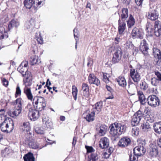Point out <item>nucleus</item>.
<instances>
[{"label": "nucleus", "instance_id": "f257e3e1", "mask_svg": "<svg viewBox=\"0 0 161 161\" xmlns=\"http://www.w3.org/2000/svg\"><path fill=\"white\" fill-rule=\"evenodd\" d=\"M109 128L110 134L114 137H117L124 133L126 129L125 125L117 123L111 124Z\"/></svg>", "mask_w": 161, "mask_h": 161}, {"label": "nucleus", "instance_id": "f03ea898", "mask_svg": "<svg viewBox=\"0 0 161 161\" xmlns=\"http://www.w3.org/2000/svg\"><path fill=\"white\" fill-rule=\"evenodd\" d=\"M3 122L0 121V127L2 131L7 133L12 131L14 124L11 118H6Z\"/></svg>", "mask_w": 161, "mask_h": 161}, {"label": "nucleus", "instance_id": "7ed1b4c3", "mask_svg": "<svg viewBox=\"0 0 161 161\" xmlns=\"http://www.w3.org/2000/svg\"><path fill=\"white\" fill-rule=\"evenodd\" d=\"M146 31L148 32V35L151 36L154 32L157 36H159L161 34V23L158 21L155 22L154 29L153 30L151 25L147 24L146 25Z\"/></svg>", "mask_w": 161, "mask_h": 161}, {"label": "nucleus", "instance_id": "20e7f679", "mask_svg": "<svg viewBox=\"0 0 161 161\" xmlns=\"http://www.w3.org/2000/svg\"><path fill=\"white\" fill-rule=\"evenodd\" d=\"M32 103L34 108L39 111L43 110L46 106L44 98L41 97H34Z\"/></svg>", "mask_w": 161, "mask_h": 161}, {"label": "nucleus", "instance_id": "39448f33", "mask_svg": "<svg viewBox=\"0 0 161 161\" xmlns=\"http://www.w3.org/2000/svg\"><path fill=\"white\" fill-rule=\"evenodd\" d=\"M110 49H114L113 53L112 61L113 63H118L121 59L122 55V50L119 47H111Z\"/></svg>", "mask_w": 161, "mask_h": 161}, {"label": "nucleus", "instance_id": "423d86ee", "mask_svg": "<svg viewBox=\"0 0 161 161\" xmlns=\"http://www.w3.org/2000/svg\"><path fill=\"white\" fill-rule=\"evenodd\" d=\"M146 144L145 140L140 141L138 145L135 147L133 150L135 156L137 157L143 155L146 152L144 146Z\"/></svg>", "mask_w": 161, "mask_h": 161}, {"label": "nucleus", "instance_id": "0eeeda50", "mask_svg": "<svg viewBox=\"0 0 161 161\" xmlns=\"http://www.w3.org/2000/svg\"><path fill=\"white\" fill-rule=\"evenodd\" d=\"M28 63L27 61L22 62L18 67L17 69L25 77L27 76H31V73L27 71Z\"/></svg>", "mask_w": 161, "mask_h": 161}, {"label": "nucleus", "instance_id": "6e6552de", "mask_svg": "<svg viewBox=\"0 0 161 161\" xmlns=\"http://www.w3.org/2000/svg\"><path fill=\"white\" fill-rule=\"evenodd\" d=\"M130 76L134 82L138 84L141 79V77L139 73L137 70L134 69H131L130 71Z\"/></svg>", "mask_w": 161, "mask_h": 161}, {"label": "nucleus", "instance_id": "1a4fd4ad", "mask_svg": "<svg viewBox=\"0 0 161 161\" xmlns=\"http://www.w3.org/2000/svg\"><path fill=\"white\" fill-rule=\"evenodd\" d=\"M143 117V114L141 111L139 110L133 116L131 121V125L135 126L137 125L139 123Z\"/></svg>", "mask_w": 161, "mask_h": 161}, {"label": "nucleus", "instance_id": "9d476101", "mask_svg": "<svg viewBox=\"0 0 161 161\" xmlns=\"http://www.w3.org/2000/svg\"><path fill=\"white\" fill-rule=\"evenodd\" d=\"M148 103L153 107H156L159 104V100L158 97L155 95H151L147 98Z\"/></svg>", "mask_w": 161, "mask_h": 161}, {"label": "nucleus", "instance_id": "9b49d317", "mask_svg": "<svg viewBox=\"0 0 161 161\" xmlns=\"http://www.w3.org/2000/svg\"><path fill=\"white\" fill-rule=\"evenodd\" d=\"M147 18L152 20H155L158 19V14L155 9L150 8L149 11L147 14Z\"/></svg>", "mask_w": 161, "mask_h": 161}, {"label": "nucleus", "instance_id": "f8f14e48", "mask_svg": "<svg viewBox=\"0 0 161 161\" xmlns=\"http://www.w3.org/2000/svg\"><path fill=\"white\" fill-rule=\"evenodd\" d=\"M28 116L31 120L36 121L39 118L40 116L39 111L37 110L29 109Z\"/></svg>", "mask_w": 161, "mask_h": 161}, {"label": "nucleus", "instance_id": "ddd939ff", "mask_svg": "<svg viewBox=\"0 0 161 161\" xmlns=\"http://www.w3.org/2000/svg\"><path fill=\"white\" fill-rule=\"evenodd\" d=\"M158 151L157 146L154 144H152L149 148L148 154L151 157H156L158 155Z\"/></svg>", "mask_w": 161, "mask_h": 161}, {"label": "nucleus", "instance_id": "4468645a", "mask_svg": "<svg viewBox=\"0 0 161 161\" xmlns=\"http://www.w3.org/2000/svg\"><path fill=\"white\" fill-rule=\"evenodd\" d=\"M143 31L141 29L134 28L132 30L131 35L134 38H140L142 37Z\"/></svg>", "mask_w": 161, "mask_h": 161}, {"label": "nucleus", "instance_id": "2eb2a0df", "mask_svg": "<svg viewBox=\"0 0 161 161\" xmlns=\"http://www.w3.org/2000/svg\"><path fill=\"white\" fill-rule=\"evenodd\" d=\"M88 81L90 84H94L97 86L100 84V80L93 74H90L88 76Z\"/></svg>", "mask_w": 161, "mask_h": 161}, {"label": "nucleus", "instance_id": "dca6fc26", "mask_svg": "<svg viewBox=\"0 0 161 161\" xmlns=\"http://www.w3.org/2000/svg\"><path fill=\"white\" fill-rule=\"evenodd\" d=\"M126 29V22L123 20H118V32L120 35L123 34Z\"/></svg>", "mask_w": 161, "mask_h": 161}, {"label": "nucleus", "instance_id": "f3484780", "mask_svg": "<svg viewBox=\"0 0 161 161\" xmlns=\"http://www.w3.org/2000/svg\"><path fill=\"white\" fill-rule=\"evenodd\" d=\"M109 145V139L106 137L102 138L100 142L99 146L100 148L104 149L107 148Z\"/></svg>", "mask_w": 161, "mask_h": 161}, {"label": "nucleus", "instance_id": "a211bd4d", "mask_svg": "<svg viewBox=\"0 0 161 161\" xmlns=\"http://www.w3.org/2000/svg\"><path fill=\"white\" fill-rule=\"evenodd\" d=\"M130 142L129 138L127 137H124L121 138L118 143V145L120 147H125L128 145Z\"/></svg>", "mask_w": 161, "mask_h": 161}, {"label": "nucleus", "instance_id": "6ab92c4d", "mask_svg": "<svg viewBox=\"0 0 161 161\" xmlns=\"http://www.w3.org/2000/svg\"><path fill=\"white\" fill-rule=\"evenodd\" d=\"M148 49V45L145 40H143L141 42L140 50L144 54L146 55L147 53V50Z\"/></svg>", "mask_w": 161, "mask_h": 161}, {"label": "nucleus", "instance_id": "aec40b11", "mask_svg": "<svg viewBox=\"0 0 161 161\" xmlns=\"http://www.w3.org/2000/svg\"><path fill=\"white\" fill-rule=\"evenodd\" d=\"M136 90V85L133 83L131 82L129 83L128 88L127 91L128 94L132 95L134 94Z\"/></svg>", "mask_w": 161, "mask_h": 161}, {"label": "nucleus", "instance_id": "412c9836", "mask_svg": "<svg viewBox=\"0 0 161 161\" xmlns=\"http://www.w3.org/2000/svg\"><path fill=\"white\" fill-rule=\"evenodd\" d=\"M26 141V144H28L30 148L35 149L39 147L37 144L30 137L27 138Z\"/></svg>", "mask_w": 161, "mask_h": 161}, {"label": "nucleus", "instance_id": "4be33fe9", "mask_svg": "<svg viewBox=\"0 0 161 161\" xmlns=\"http://www.w3.org/2000/svg\"><path fill=\"white\" fill-rule=\"evenodd\" d=\"M24 93L25 94L28 100L33 102L34 98L30 88L25 87L24 88Z\"/></svg>", "mask_w": 161, "mask_h": 161}, {"label": "nucleus", "instance_id": "5701e85b", "mask_svg": "<svg viewBox=\"0 0 161 161\" xmlns=\"http://www.w3.org/2000/svg\"><path fill=\"white\" fill-rule=\"evenodd\" d=\"M82 90L83 91V96L86 97H88L89 96V87L87 84L84 83L82 84Z\"/></svg>", "mask_w": 161, "mask_h": 161}, {"label": "nucleus", "instance_id": "b1692460", "mask_svg": "<svg viewBox=\"0 0 161 161\" xmlns=\"http://www.w3.org/2000/svg\"><path fill=\"white\" fill-rule=\"evenodd\" d=\"M128 10L127 8H123L121 10V17L119 20L125 21L126 19L128 17Z\"/></svg>", "mask_w": 161, "mask_h": 161}, {"label": "nucleus", "instance_id": "393cba45", "mask_svg": "<svg viewBox=\"0 0 161 161\" xmlns=\"http://www.w3.org/2000/svg\"><path fill=\"white\" fill-rule=\"evenodd\" d=\"M30 64L31 65H38L40 64L41 61L39 58L38 56H32L30 59Z\"/></svg>", "mask_w": 161, "mask_h": 161}, {"label": "nucleus", "instance_id": "a878e982", "mask_svg": "<svg viewBox=\"0 0 161 161\" xmlns=\"http://www.w3.org/2000/svg\"><path fill=\"white\" fill-rule=\"evenodd\" d=\"M42 122L47 128L51 129L53 127V123L48 117H46L42 119Z\"/></svg>", "mask_w": 161, "mask_h": 161}, {"label": "nucleus", "instance_id": "bb28decb", "mask_svg": "<svg viewBox=\"0 0 161 161\" xmlns=\"http://www.w3.org/2000/svg\"><path fill=\"white\" fill-rule=\"evenodd\" d=\"M102 102H98L95 105L94 107L93 108V111L95 114H98L100 111L103 106Z\"/></svg>", "mask_w": 161, "mask_h": 161}, {"label": "nucleus", "instance_id": "cd10ccee", "mask_svg": "<svg viewBox=\"0 0 161 161\" xmlns=\"http://www.w3.org/2000/svg\"><path fill=\"white\" fill-rule=\"evenodd\" d=\"M35 2L34 0H25L24 2V4L25 7L27 8L30 9L32 8H35L33 6Z\"/></svg>", "mask_w": 161, "mask_h": 161}, {"label": "nucleus", "instance_id": "c85d7f7f", "mask_svg": "<svg viewBox=\"0 0 161 161\" xmlns=\"http://www.w3.org/2000/svg\"><path fill=\"white\" fill-rule=\"evenodd\" d=\"M95 114L93 111L90 113H88L86 114V113L84 114V117L89 122L92 121L94 119V115Z\"/></svg>", "mask_w": 161, "mask_h": 161}, {"label": "nucleus", "instance_id": "c756f323", "mask_svg": "<svg viewBox=\"0 0 161 161\" xmlns=\"http://www.w3.org/2000/svg\"><path fill=\"white\" fill-rule=\"evenodd\" d=\"M116 80L119 86L122 87H125L126 86V82L124 77L119 76Z\"/></svg>", "mask_w": 161, "mask_h": 161}, {"label": "nucleus", "instance_id": "7c9ffc66", "mask_svg": "<svg viewBox=\"0 0 161 161\" xmlns=\"http://www.w3.org/2000/svg\"><path fill=\"white\" fill-rule=\"evenodd\" d=\"M19 22L16 20L13 19L9 23L8 25V29L9 31L12 28L17 27L19 26Z\"/></svg>", "mask_w": 161, "mask_h": 161}, {"label": "nucleus", "instance_id": "2f4dec72", "mask_svg": "<svg viewBox=\"0 0 161 161\" xmlns=\"http://www.w3.org/2000/svg\"><path fill=\"white\" fill-rule=\"evenodd\" d=\"M22 110L16 107L14 110L10 112L9 115L12 117L16 118L21 113Z\"/></svg>", "mask_w": 161, "mask_h": 161}, {"label": "nucleus", "instance_id": "473e14b6", "mask_svg": "<svg viewBox=\"0 0 161 161\" xmlns=\"http://www.w3.org/2000/svg\"><path fill=\"white\" fill-rule=\"evenodd\" d=\"M137 94L138 96L139 100L141 104H145L146 103L145 101L146 98L145 97L143 92L141 91H139L138 92Z\"/></svg>", "mask_w": 161, "mask_h": 161}, {"label": "nucleus", "instance_id": "72a5a7b5", "mask_svg": "<svg viewBox=\"0 0 161 161\" xmlns=\"http://www.w3.org/2000/svg\"><path fill=\"white\" fill-rule=\"evenodd\" d=\"M23 82L25 85V87H29L31 86L32 83V80L31 78V76H27L23 79Z\"/></svg>", "mask_w": 161, "mask_h": 161}, {"label": "nucleus", "instance_id": "f704fd0d", "mask_svg": "<svg viewBox=\"0 0 161 161\" xmlns=\"http://www.w3.org/2000/svg\"><path fill=\"white\" fill-rule=\"evenodd\" d=\"M141 128L142 131L146 132L150 131L151 130V127L148 122L142 124Z\"/></svg>", "mask_w": 161, "mask_h": 161}, {"label": "nucleus", "instance_id": "c9c22d12", "mask_svg": "<svg viewBox=\"0 0 161 161\" xmlns=\"http://www.w3.org/2000/svg\"><path fill=\"white\" fill-rule=\"evenodd\" d=\"M108 127L104 125H101L99 128V134L101 136H103L106 133Z\"/></svg>", "mask_w": 161, "mask_h": 161}, {"label": "nucleus", "instance_id": "e433bc0d", "mask_svg": "<svg viewBox=\"0 0 161 161\" xmlns=\"http://www.w3.org/2000/svg\"><path fill=\"white\" fill-rule=\"evenodd\" d=\"M153 53L154 57L158 59V60L161 59V53L159 49L153 48Z\"/></svg>", "mask_w": 161, "mask_h": 161}, {"label": "nucleus", "instance_id": "4c0bfd02", "mask_svg": "<svg viewBox=\"0 0 161 161\" xmlns=\"http://www.w3.org/2000/svg\"><path fill=\"white\" fill-rule=\"evenodd\" d=\"M153 128L155 132L161 133V121L155 123L153 125Z\"/></svg>", "mask_w": 161, "mask_h": 161}, {"label": "nucleus", "instance_id": "58836bf2", "mask_svg": "<svg viewBox=\"0 0 161 161\" xmlns=\"http://www.w3.org/2000/svg\"><path fill=\"white\" fill-rule=\"evenodd\" d=\"M127 23L129 28H130L134 25L135 23V19L131 15H130L129 19L127 21Z\"/></svg>", "mask_w": 161, "mask_h": 161}, {"label": "nucleus", "instance_id": "ea45409f", "mask_svg": "<svg viewBox=\"0 0 161 161\" xmlns=\"http://www.w3.org/2000/svg\"><path fill=\"white\" fill-rule=\"evenodd\" d=\"M23 158L25 161H35V158L33 156V154L31 153L25 154Z\"/></svg>", "mask_w": 161, "mask_h": 161}, {"label": "nucleus", "instance_id": "a19ab883", "mask_svg": "<svg viewBox=\"0 0 161 161\" xmlns=\"http://www.w3.org/2000/svg\"><path fill=\"white\" fill-rule=\"evenodd\" d=\"M35 132L38 134H42L44 132V129L40 125H36L35 126Z\"/></svg>", "mask_w": 161, "mask_h": 161}, {"label": "nucleus", "instance_id": "79ce46f5", "mask_svg": "<svg viewBox=\"0 0 161 161\" xmlns=\"http://www.w3.org/2000/svg\"><path fill=\"white\" fill-rule=\"evenodd\" d=\"M98 159V156L96 153H92L88 156V161H96Z\"/></svg>", "mask_w": 161, "mask_h": 161}, {"label": "nucleus", "instance_id": "37998d69", "mask_svg": "<svg viewBox=\"0 0 161 161\" xmlns=\"http://www.w3.org/2000/svg\"><path fill=\"white\" fill-rule=\"evenodd\" d=\"M72 94L73 98L75 100H76L77 99V95L78 93V89L75 86H73L72 87Z\"/></svg>", "mask_w": 161, "mask_h": 161}, {"label": "nucleus", "instance_id": "c03bdc74", "mask_svg": "<svg viewBox=\"0 0 161 161\" xmlns=\"http://www.w3.org/2000/svg\"><path fill=\"white\" fill-rule=\"evenodd\" d=\"M34 22L33 19H31L29 21H27L25 24V27L27 29L32 28L34 25Z\"/></svg>", "mask_w": 161, "mask_h": 161}, {"label": "nucleus", "instance_id": "a18cd8bd", "mask_svg": "<svg viewBox=\"0 0 161 161\" xmlns=\"http://www.w3.org/2000/svg\"><path fill=\"white\" fill-rule=\"evenodd\" d=\"M109 75L106 73L103 74V80L106 83H108L110 81L109 79Z\"/></svg>", "mask_w": 161, "mask_h": 161}, {"label": "nucleus", "instance_id": "49530a36", "mask_svg": "<svg viewBox=\"0 0 161 161\" xmlns=\"http://www.w3.org/2000/svg\"><path fill=\"white\" fill-rule=\"evenodd\" d=\"M140 87L141 89L145 91L148 88V86L145 81H142L140 84Z\"/></svg>", "mask_w": 161, "mask_h": 161}, {"label": "nucleus", "instance_id": "de8ad7c7", "mask_svg": "<svg viewBox=\"0 0 161 161\" xmlns=\"http://www.w3.org/2000/svg\"><path fill=\"white\" fill-rule=\"evenodd\" d=\"M0 28H1V27H0ZM8 37V33L7 32H4L3 33L0 30V40L3 39H6Z\"/></svg>", "mask_w": 161, "mask_h": 161}, {"label": "nucleus", "instance_id": "09e8293b", "mask_svg": "<svg viewBox=\"0 0 161 161\" xmlns=\"http://www.w3.org/2000/svg\"><path fill=\"white\" fill-rule=\"evenodd\" d=\"M24 130H25L27 132L29 131L30 130V124L28 122H24L23 124Z\"/></svg>", "mask_w": 161, "mask_h": 161}, {"label": "nucleus", "instance_id": "8fccbe9b", "mask_svg": "<svg viewBox=\"0 0 161 161\" xmlns=\"http://www.w3.org/2000/svg\"><path fill=\"white\" fill-rule=\"evenodd\" d=\"M22 100L20 98H18L16 100V102L17 104V108L22 110Z\"/></svg>", "mask_w": 161, "mask_h": 161}, {"label": "nucleus", "instance_id": "3c124183", "mask_svg": "<svg viewBox=\"0 0 161 161\" xmlns=\"http://www.w3.org/2000/svg\"><path fill=\"white\" fill-rule=\"evenodd\" d=\"M159 81L156 78L153 77L151 79V83L153 85L157 86L158 84Z\"/></svg>", "mask_w": 161, "mask_h": 161}, {"label": "nucleus", "instance_id": "603ef678", "mask_svg": "<svg viewBox=\"0 0 161 161\" xmlns=\"http://www.w3.org/2000/svg\"><path fill=\"white\" fill-rule=\"evenodd\" d=\"M41 34L39 33L38 35H36V40L39 43L42 44L43 43V38Z\"/></svg>", "mask_w": 161, "mask_h": 161}, {"label": "nucleus", "instance_id": "864d4df0", "mask_svg": "<svg viewBox=\"0 0 161 161\" xmlns=\"http://www.w3.org/2000/svg\"><path fill=\"white\" fill-rule=\"evenodd\" d=\"M21 91L19 84H18L16 88V91L15 93V97H17L18 96L20 95Z\"/></svg>", "mask_w": 161, "mask_h": 161}, {"label": "nucleus", "instance_id": "5fc2aeb1", "mask_svg": "<svg viewBox=\"0 0 161 161\" xmlns=\"http://www.w3.org/2000/svg\"><path fill=\"white\" fill-rule=\"evenodd\" d=\"M74 34L75 38L76 41V44L77 41L79 40V34L77 29H75L74 30Z\"/></svg>", "mask_w": 161, "mask_h": 161}, {"label": "nucleus", "instance_id": "6e6d98bb", "mask_svg": "<svg viewBox=\"0 0 161 161\" xmlns=\"http://www.w3.org/2000/svg\"><path fill=\"white\" fill-rule=\"evenodd\" d=\"M125 47L127 49H131L134 47L132 43L130 42H127L125 44Z\"/></svg>", "mask_w": 161, "mask_h": 161}, {"label": "nucleus", "instance_id": "4d7b16f0", "mask_svg": "<svg viewBox=\"0 0 161 161\" xmlns=\"http://www.w3.org/2000/svg\"><path fill=\"white\" fill-rule=\"evenodd\" d=\"M85 148L86 149L87 153H91L94 152L95 151V150L91 146H86Z\"/></svg>", "mask_w": 161, "mask_h": 161}, {"label": "nucleus", "instance_id": "13d9d810", "mask_svg": "<svg viewBox=\"0 0 161 161\" xmlns=\"http://www.w3.org/2000/svg\"><path fill=\"white\" fill-rule=\"evenodd\" d=\"M2 83L3 85L7 87L8 85V81L5 78L2 79Z\"/></svg>", "mask_w": 161, "mask_h": 161}, {"label": "nucleus", "instance_id": "bf43d9fd", "mask_svg": "<svg viewBox=\"0 0 161 161\" xmlns=\"http://www.w3.org/2000/svg\"><path fill=\"white\" fill-rule=\"evenodd\" d=\"M132 135L133 136H137L139 134V131L136 128H133L131 131Z\"/></svg>", "mask_w": 161, "mask_h": 161}, {"label": "nucleus", "instance_id": "052dcab7", "mask_svg": "<svg viewBox=\"0 0 161 161\" xmlns=\"http://www.w3.org/2000/svg\"><path fill=\"white\" fill-rule=\"evenodd\" d=\"M121 39L120 38V36H118L115 38L114 43L115 44H118L119 42L121 41Z\"/></svg>", "mask_w": 161, "mask_h": 161}, {"label": "nucleus", "instance_id": "680f3d73", "mask_svg": "<svg viewBox=\"0 0 161 161\" xmlns=\"http://www.w3.org/2000/svg\"><path fill=\"white\" fill-rule=\"evenodd\" d=\"M49 80V79H47L46 85H45V86H44V88H45L46 86L47 87L49 91V92H50L52 93H53V91L52 90V87H50L49 86H48V82Z\"/></svg>", "mask_w": 161, "mask_h": 161}, {"label": "nucleus", "instance_id": "e2e57ef3", "mask_svg": "<svg viewBox=\"0 0 161 161\" xmlns=\"http://www.w3.org/2000/svg\"><path fill=\"white\" fill-rule=\"evenodd\" d=\"M113 151V148L112 147H110L107 150V152L108 153L107 157H106V158H108L111 154V153Z\"/></svg>", "mask_w": 161, "mask_h": 161}, {"label": "nucleus", "instance_id": "0e129e2a", "mask_svg": "<svg viewBox=\"0 0 161 161\" xmlns=\"http://www.w3.org/2000/svg\"><path fill=\"white\" fill-rule=\"evenodd\" d=\"M155 74L158 78V80L161 81V74L158 71H155Z\"/></svg>", "mask_w": 161, "mask_h": 161}, {"label": "nucleus", "instance_id": "69168bd1", "mask_svg": "<svg viewBox=\"0 0 161 161\" xmlns=\"http://www.w3.org/2000/svg\"><path fill=\"white\" fill-rule=\"evenodd\" d=\"M38 0H37V1ZM38 2H36V3H37V5L38 7H40L41 5H42L44 3V2L43 1H42L41 0H38Z\"/></svg>", "mask_w": 161, "mask_h": 161}, {"label": "nucleus", "instance_id": "338daca9", "mask_svg": "<svg viewBox=\"0 0 161 161\" xmlns=\"http://www.w3.org/2000/svg\"><path fill=\"white\" fill-rule=\"evenodd\" d=\"M143 0H135V2L137 5L140 6L142 4Z\"/></svg>", "mask_w": 161, "mask_h": 161}, {"label": "nucleus", "instance_id": "774afa93", "mask_svg": "<svg viewBox=\"0 0 161 161\" xmlns=\"http://www.w3.org/2000/svg\"><path fill=\"white\" fill-rule=\"evenodd\" d=\"M130 161H137L136 157L133 155H131L130 156Z\"/></svg>", "mask_w": 161, "mask_h": 161}]
</instances>
